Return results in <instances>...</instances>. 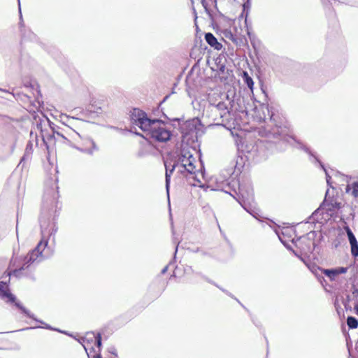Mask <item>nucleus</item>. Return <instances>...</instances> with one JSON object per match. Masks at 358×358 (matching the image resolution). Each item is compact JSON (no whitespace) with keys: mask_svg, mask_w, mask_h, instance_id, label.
Masks as SVG:
<instances>
[{"mask_svg":"<svg viewBox=\"0 0 358 358\" xmlns=\"http://www.w3.org/2000/svg\"><path fill=\"white\" fill-rule=\"evenodd\" d=\"M59 194L53 187L45 191L43 199L41 215L39 219L41 240L37 245L24 257H13L10 262L9 275L20 277L27 275L38 264L43 262L47 256L44 253L51 236H55L57 231L55 222L58 216Z\"/></svg>","mask_w":358,"mask_h":358,"instance_id":"1","label":"nucleus"},{"mask_svg":"<svg viewBox=\"0 0 358 358\" xmlns=\"http://www.w3.org/2000/svg\"><path fill=\"white\" fill-rule=\"evenodd\" d=\"M262 109L266 110L268 117H264L265 124L258 129L259 135L263 138L259 139L255 144L246 145V152L248 153V158H252L257 162L266 159L269 154L277 151H282L285 149L286 144L293 140L299 145V148L303 150L310 155L313 159V162L318 163L322 169L325 171L327 176V182L330 185V177L320 159L310 150L308 148L297 141L287 134L288 129L285 126L279 125L273 115H270L268 107L263 106Z\"/></svg>","mask_w":358,"mask_h":358,"instance_id":"2","label":"nucleus"},{"mask_svg":"<svg viewBox=\"0 0 358 358\" xmlns=\"http://www.w3.org/2000/svg\"><path fill=\"white\" fill-rule=\"evenodd\" d=\"M216 189L229 194L240 203V205L254 217L256 213L253 208L254 193L252 188L248 186L240 185L236 180L228 178H222L220 176L216 178Z\"/></svg>","mask_w":358,"mask_h":358,"instance_id":"3","label":"nucleus"},{"mask_svg":"<svg viewBox=\"0 0 358 358\" xmlns=\"http://www.w3.org/2000/svg\"><path fill=\"white\" fill-rule=\"evenodd\" d=\"M130 117L132 124L138 126L149 138L159 142L170 140L171 131L162 120H151L144 111L138 108H134L131 111Z\"/></svg>","mask_w":358,"mask_h":358,"instance_id":"4","label":"nucleus"},{"mask_svg":"<svg viewBox=\"0 0 358 358\" xmlns=\"http://www.w3.org/2000/svg\"><path fill=\"white\" fill-rule=\"evenodd\" d=\"M0 298L2 300L6 301L7 303H14L15 306L19 308L22 313H24L27 317L33 319L34 320L40 322L42 324H44L43 328L46 329H50L54 331H57L59 332H62V331L52 328L50 325L45 324L44 322L41 320H37L34 315L32 314L29 310L24 308L19 301H16V297L12 293H10L8 285L7 282L3 281H0ZM62 333L67 334L66 332L62 331Z\"/></svg>","mask_w":358,"mask_h":358,"instance_id":"5","label":"nucleus"},{"mask_svg":"<svg viewBox=\"0 0 358 358\" xmlns=\"http://www.w3.org/2000/svg\"><path fill=\"white\" fill-rule=\"evenodd\" d=\"M176 162L178 171L181 174H195L197 171L194 164L196 162V159L189 150L182 149Z\"/></svg>","mask_w":358,"mask_h":358,"instance_id":"6","label":"nucleus"},{"mask_svg":"<svg viewBox=\"0 0 358 358\" xmlns=\"http://www.w3.org/2000/svg\"><path fill=\"white\" fill-rule=\"evenodd\" d=\"M53 134L61 137L63 139L62 143L72 148H76L80 139V135L69 127L65 126V128L55 130L52 128Z\"/></svg>","mask_w":358,"mask_h":358,"instance_id":"7","label":"nucleus"},{"mask_svg":"<svg viewBox=\"0 0 358 358\" xmlns=\"http://www.w3.org/2000/svg\"><path fill=\"white\" fill-rule=\"evenodd\" d=\"M328 194H329V190H327L326 192L324 200L322 204L320 206V208H319L317 210H316L315 212H313L309 219L313 218L315 220V217L319 213L320 209L324 208L327 206H328V208H327V210H334L336 209H339L340 208H341V206H342L341 203L335 201L333 199H329V198H328Z\"/></svg>","mask_w":358,"mask_h":358,"instance_id":"8","label":"nucleus"},{"mask_svg":"<svg viewBox=\"0 0 358 358\" xmlns=\"http://www.w3.org/2000/svg\"><path fill=\"white\" fill-rule=\"evenodd\" d=\"M76 148L90 155H93L94 152L98 151L99 150L95 142L91 138L84 139L81 146L78 147L76 145Z\"/></svg>","mask_w":358,"mask_h":358,"instance_id":"9","label":"nucleus"},{"mask_svg":"<svg viewBox=\"0 0 358 358\" xmlns=\"http://www.w3.org/2000/svg\"><path fill=\"white\" fill-rule=\"evenodd\" d=\"M218 111L220 118H224L229 113L227 106L224 102L220 101L217 104H210L207 108L206 112Z\"/></svg>","mask_w":358,"mask_h":358,"instance_id":"10","label":"nucleus"},{"mask_svg":"<svg viewBox=\"0 0 358 358\" xmlns=\"http://www.w3.org/2000/svg\"><path fill=\"white\" fill-rule=\"evenodd\" d=\"M317 269L321 271V273L329 278L331 281L335 280L339 274L345 273L348 271L347 267H338L331 269L317 268Z\"/></svg>","mask_w":358,"mask_h":358,"instance_id":"11","label":"nucleus"},{"mask_svg":"<svg viewBox=\"0 0 358 358\" xmlns=\"http://www.w3.org/2000/svg\"><path fill=\"white\" fill-rule=\"evenodd\" d=\"M346 232L351 247V254L353 257H358V242L357 238L350 228H347Z\"/></svg>","mask_w":358,"mask_h":358,"instance_id":"12","label":"nucleus"},{"mask_svg":"<svg viewBox=\"0 0 358 358\" xmlns=\"http://www.w3.org/2000/svg\"><path fill=\"white\" fill-rule=\"evenodd\" d=\"M108 106L106 103L100 102L98 101H92L89 106V110L97 114H101L102 113H106L108 110Z\"/></svg>","mask_w":358,"mask_h":358,"instance_id":"13","label":"nucleus"},{"mask_svg":"<svg viewBox=\"0 0 358 358\" xmlns=\"http://www.w3.org/2000/svg\"><path fill=\"white\" fill-rule=\"evenodd\" d=\"M165 168H166V173H165V182H166V189L167 193L169 194L171 176L176 169L178 170V166H176V162H175L173 164H168L167 162H164Z\"/></svg>","mask_w":358,"mask_h":358,"instance_id":"14","label":"nucleus"},{"mask_svg":"<svg viewBox=\"0 0 358 358\" xmlns=\"http://www.w3.org/2000/svg\"><path fill=\"white\" fill-rule=\"evenodd\" d=\"M205 40L208 45L214 48L215 50H219L222 47V44L217 41V38L212 33H206L205 34Z\"/></svg>","mask_w":358,"mask_h":358,"instance_id":"15","label":"nucleus"},{"mask_svg":"<svg viewBox=\"0 0 358 358\" xmlns=\"http://www.w3.org/2000/svg\"><path fill=\"white\" fill-rule=\"evenodd\" d=\"M96 335L94 334V332L87 333L85 337H83L79 340V342L83 345L85 351L87 352V348L85 345V343H90L93 342L94 340L96 339Z\"/></svg>","mask_w":358,"mask_h":358,"instance_id":"16","label":"nucleus"},{"mask_svg":"<svg viewBox=\"0 0 358 358\" xmlns=\"http://www.w3.org/2000/svg\"><path fill=\"white\" fill-rule=\"evenodd\" d=\"M350 189H352V195L357 198L358 197V181L353 182L351 185H348L346 187V192H349Z\"/></svg>","mask_w":358,"mask_h":358,"instance_id":"17","label":"nucleus"},{"mask_svg":"<svg viewBox=\"0 0 358 358\" xmlns=\"http://www.w3.org/2000/svg\"><path fill=\"white\" fill-rule=\"evenodd\" d=\"M347 324L349 329H356L358 327V320L353 316H348L347 318Z\"/></svg>","mask_w":358,"mask_h":358,"instance_id":"18","label":"nucleus"},{"mask_svg":"<svg viewBox=\"0 0 358 358\" xmlns=\"http://www.w3.org/2000/svg\"><path fill=\"white\" fill-rule=\"evenodd\" d=\"M243 80L246 85L250 88V90L253 89L254 86V82L252 78L248 75V73L246 71L243 72Z\"/></svg>","mask_w":358,"mask_h":358,"instance_id":"19","label":"nucleus"},{"mask_svg":"<svg viewBox=\"0 0 358 358\" xmlns=\"http://www.w3.org/2000/svg\"><path fill=\"white\" fill-rule=\"evenodd\" d=\"M319 268L318 266H313L312 268H310L313 273L315 274V275L318 278L319 280L322 282V280H324V278L322 276H320L321 271L317 269Z\"/></svg>","mask_w":358,"mask_h":358,"instance_id":"20","label":"nucleus"},{"mask_svg":"<svg viewBox=\"0 0 358 358\" xmlns=\"http://www.w3.org/2000/svg\"><path fill=\"white\" fill-rule=\"evenodd\" d=\"M95 343H96V345L97 346V348H99V352H100L101 348L102 345V342H101V334H99V333L96 334V339H95Z\"/></svg>","mask_w":358,"mask_h":358,"instance_id":"21","label":"nucleus"},{"mask_svg":"<svg viewBox=\"0 0 358 358\" xmlns=\"http://www.w3.org/2000/svg\"><path fill=\"white\" fill-rule=\"evenodd\" d=\"M209 116L212 118L213 121H219L220 120H223L224 118H220V115H218L219 112H208Z\"/></svg>","mask_w":358,"mask_h":358,"instance_id":"22","label":"nucleus"},{"mask_svg":"<svg viewBox=\"0 0 358 358\" xmlns=\"http://www.w3.org/2000/svg\"><path fill=\"white\" fill-rule=\"evenodd\" d=\"M275 234L278 235V238H279L280 241H281V243H282V244H283V245H285V246L288 250H293V249L291 248V246H290L289 245H287V244H286V243L284 242V241L282 239V238H281V236H280V235L279 231H278L277 229H275Z\"/></svg>","mask_w":358,"mask_h":358,"instance_id":"23","label":"nucleus"},{"mask_svg":"<svg viewBox=\"0 0 358 358\" xmlns=\"http://www.w3.org/2000/svg\"><path fill=\"white\" fill-rule=\"evenodd\" d=\"M207 281L211 284H213L215 285L216 287H217L220 289H221L223 292L226 293L228 296H231V298H234V296L230 293L228 291L225 290L224 289L222 288V287H220L217 285H216L214 282L210 280H207Z\"/></svg>","mask_w":358,"mask_h":358,"instance_id":"24","label":"nucleus"},{"mask_svg":"<svg viewBox=\"0 0 358 358\" xmlns=\"http://www.w3.org/2000/svg\"><path fill=\"white\" fill-rule=\"evenodd\" d=\"M308 249H307V252H312L313 249H314V243H311L310 241H308Z\"/></svg>","mask_w":358,"mask_h":358,"instance_id":"25","label":"nucleus"},{"mask_svg":"<svg viewBox=\"0 0 358 358\" xmlns=\"http://www.w3.org/2000/svg\"><path fill=\"white\" fill-rule=\"evenodd\" d=\"M108 352H110V354L115 355V357L117 356V352H116V349L114 347H110V348H108Z\"/></svg>","mask_w":358,"mask_h":358,"instance_id":"26","label":"nucleus"},{"mask_svg":"<svg viewBox=\"0 0 358 358\" xmlns=\"http://www.w3.org/2000/svg\"><path fill=\"white\" fill-rule=\"evenodd\" d=\"M292 252L294 253V255L295 256H296L297 257H299V259H301L303 263H305V264L308 266L307 263L306 262V261L304 260V259H303L301 256H300V255H299L296 251H294V250H292Z\"/></svg>","mask_w":358,"mask_h":358,"instance_id":"27","label":"nucleus"},{"mask_svg":"<svg viewBox=\"0 0 358 358\" xmlns=\"http://www.w3.org/2000/svg\"><path fill=\"white\" fill-rule=\"evenodd\" d=\"M250 7V0H248L247 2H245L244 4H243V10L244 11L246 10H248Z\"/></svg>","mask_w":358,"mask_h":358,"instance_id":"28","label":"nucleus"},{"mask_svg":"<svg viewBox=\"0 0 358 358\" xmlns=\"http://www.w3.org/2000/svg\"><path fill=\"white\" fill-rule=\"evenodd\" d=\"M29 36H28V38L31 40V41H33L34 39H36V36L31 31H29L28 33Z\"/></svg>","mask_w":358,"mask_h":358,"instance_id":"29","label":"nucleus"},{"mask_svg":"<svg viewBox=\"0 0 358 358\" xmlns=\"http://www.w3.org/2000/svg\"><path fill=\"white\" fill-rule=\"evenodd\" d=\"M32 148V144L29 141L28 143V144L27 145V148H26V152H29Z\"/></svg>","mask_w":358,"mask_h":358,"instance_id":"30","label":"nucleus"},{"mask_svg":"<svg viewBox=\"0 0 358 358\" xmlns=\"http://www.w3.org/2000/svg\"><path fill=\"white\" fill-rule=\"evenodd\" d=\"M87 355H88V357L90 358L88 353H87ZM92 358H102V357H101L100 352H98L96 355H94L92 357Z\"/></svg>","mask_w":358,"mask_h":358,"instance_id":"31","label":"nucleus"},{"mask_svg":"<svg viewBox=\"0 0 358 358\" xmlns=\"http://www.w3.org/2000/svg\"><path fill=\"white\" fill-rule=\"evenodd\" d=\"M169 266H165L161 271L162 274H164L168 270Z\"/></svg>","mask_w":358,"mask_h":358,"instance_id":"32","label":"nucleus"},{"mask_svg":"<svg viewBox=\"0 0 358 358\" xmlns=\"http://www.w3.org/2000/svg\"><path fill=\"white\" fill-rule=\"evenodd\" d=\"M355 313L358 315V303L354 307Z\"/></svg>","mask_w":358,"mask_h":358,"instance_id":"33","label":"nucleus"},{"mask_svg":"<svg viewBox=\"0 0 358 358\" xmlns=\"http://www.w3.org/2000/svg\"><path fill=\"white\" fill-rule=\"evenodd\" d=\"M16 233L18 234V217H17Z\"/></svg>","mask_w":358,"mask_h":358,"instance_id":"34","label":"nucleus"},{"mask_svg":"<svg viewBox=\"0 0 358 358\" xmlns=\"http://www.w3.org/2000/svg\"><path fill=\"white\" fill-rule=\"evenodd\" d=\"M224 68H225V66H224V65H221V66L220 67V70L221 71L224 72Z\"/></svg>","mask_w":358,"mask_h":358,"instance_id":"35","label":"nucleus"},{"mask_svg":"<svg viewBox=\"0 0 358 358\" xmlns=\"http://www.w3.org/2000/svg\"><path fill=\"white\" fill-rule=\"evenodd\" d=\"M18 1L20 2V0H18ZM19 10H20V17H22V15H21V8H20V4L19 3Z\"/></svg>","mask_w":358,"mask_h":358,"instance_id":"36","label":"nucleus"},{"mask_svg":"<svg viewBox=\"0 0 358 358\" xmlns=\"http://www.w3.org/2000/svg\"><path fill=\"white\" fill-rule=\"evenodd\" d=\"M34 327H28V328H26V329H34ZM22 330H25V329H23Z\"/></svg>","mask_w":358,"mask_h":358,"instance_id":"37","label":"nucleus"},{"mask_svg":"<svg viewBox=\"0 0 358 358\" xmlns=\"http://www.w3.org/2000/svg\"><path fill=\"white\" fill-rule=\"evenodd\" d=\"M234 299H235L236 300V299L234 296ZM237 302H238V303H241V301H240L239 300H238V299H237Z\"/></svg>","mask_w":358,"mask_h":358,"instance_id":"38","label":"nucleus"},{"mask_svg":"<svg viewBox=\"0 0 358 358\" xmlns=\"http://www.w3.org/2000/svg\"><path fill=\"white\" fill-rule=\"evenodd\" d=\"M234 299H235L236 300V299L234 296ZM237 302H238V303H241V301H240L239 300H238V299H237Z\"/></svg>","mask_w":358,"mask_h":358,"instance_id":"39","label":"nucleus"},{"mask_svg":"<svg viewBox=\"0 0 358 358\" xmlns=\"http://www.w3.org/2000/svg\"><path fill=\"white\" fill-rule=\"evenodd\" d=\"M234 299H235L236 300V299L234 296ZM237 302H238V303H241V301H240L239 300H238V299H237Z\"/></svg>","mask_w":358,"mask_h":358,"instance_id":"40","label":"nucleus"},{"mask_svg":"<svg viewBox=\"0 0 358 358\" xmlns=\"http://www.w3.org/2000/svg\"><path fill=\"white\" fill-rule=\"evenodd\" d=\"M24 158H25V156H24V157L22 158V159H21L20 162H22V160H24Z\"/></svg>","mask_w":358,"mask_h":358,"instance_id":"41","label":"nucleus"},{"mask_svg":"<svg viewBox=\"0 0 358 358\" xmlns=\"http://www.w3.org/2000/svg\"><path fill=\"white\" fill-rule=\"evenodd\" d=\"M177 250H178V246H176V248L175 254L177 252Z\"/></svg>","mask_w":358,"mask_h":358,"instance_id":"42","label":"nucleus"},{"mask_svg":"<svg viewBox=\"0 0 358 358\" xmlns=\"http://www.w3.org/2000/svg\"><path fill=\"white\" fill-rule=\"evenodd\" d=\"M43 141L45 143V138L43 136Z\"/></svg>","mask_w":358,"mask_h":358,"instance_id":"43","label":"nucleus"},{"mask_svg":"<svg viewBox=\"0 0 358 358\" xmlns=\"http://www.w3.org/2000/svg\"><path fill=\"white\" fill-rule=\"evenodd\" d=\"M349 358H351V357H349Z\"/></svg>","mask_w":358,"mask_h":358,"instance_id":"44","label":"nucleus"}]
</instances>
